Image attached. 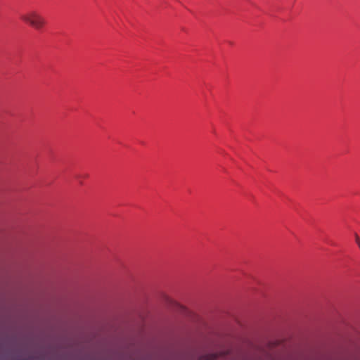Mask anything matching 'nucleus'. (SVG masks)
Returning <instances> with one entry per match:
<instances>
[{"label": "nucleus", "instance_id": "1", "mask_svg": "<svg viewBox=\"0 0 360 360\" xmlns=\"http://www.w3.org/2000/svg\"><path fill=\"white\" fill-rule=\"evenodd\" d=\"M20 19L37 30H41L46 24V19L35 10H30L20 15Z\"/></svg>", "mask_w": 360, "mask_h": 360}, {"label": "nucleus", "instance_id": "2", "mask_svg": "<svg viewBox=\"0 0 360 360\" xmlns=\"http://www.w3.org/2000/svg\"><path fill=\"white\" fill-rule=\"evenodd\" d=\"M356 241L358 245L359 246L360 240H359V238L358 236H356Z\"/></svg>", "mask_w": 360, "mask_h": 360}]
</instances>
